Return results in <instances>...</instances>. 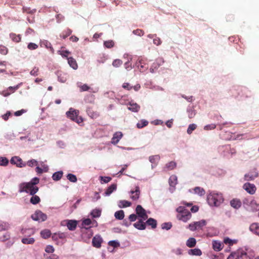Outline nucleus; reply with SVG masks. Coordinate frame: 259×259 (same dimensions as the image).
Segmentation results:
<instances>
[{
	"label": "nucleus",
	"instance_id": "nucleus-39",
	"mask_svg": "<svg viewBox=\"0 0 259 259\" xmlns=\"http://www.w3.org/2000/svg\"><path fill=\"white\" fill-rule=\"evenodd\" d=\"M194 191L195 193L199 195L200 196L203 195L205 194V191H204V189L203 188L199 187H195L194 189Z\"/></svg>",
	"mask_w": 259,
	"mask_h": 259
},
{
	"label": "nucleus",
	"instance_id": "nucleus-60",
	"mask_svg": "<svg viewBox=\"0 0 259 259\" xmlns=\"http://www.w3.org/2000/svg\"><path fill=\"white\" fill-rule=\"evenodd\" d=\"M122 88L128 91H130L133 89V86H131L129 83L124 82L122 84Z\"/></svg>",
	"mask_w": 259,
	"mask_h": 259
},
{
	"label": "nucleus",
	"instance_id": "nucleus-37",
	"mask_svg": "<svg viewBox=\"0 0 259 259\" xmlns=\"http://www.w3.org/2000/svg\"><path fill=\"white\" fill-rule=\"evenodd\" d=\"M35 241L33 238H25L22 239V242L26 244H32Z\"/></svg>",
	"mask_w": 259,
	"mask_h": 259
},
{
	"label": "nucleus",
	"instance_id": "nucleus-24",
	"mask_svg": "<svg viewBox=\"0 0 259 259\" xmlns=\"http://www.w3.org/2000/svg\"><path fill=\"white\" fill-rule=\"evenodd\" d=\"M117 185L116 184H113L110 186L106 190L105 192V195H110L114 191L116 190Z\"/></svg>",
	"mask_w": 259,
	"mask_h": 259
},
{
	"label": "nucleus",
	"instance_id": "nucleus-51",
	"mask_svg": "<svg viewBox=\"0 0 259 259\" xmlns=\"http://www.w3.org/2000/svg\"><path fill=\"white\" fill-rule=\"evenodd\" d=\"M11 37L12 40L16 42H19L21 41V37L20 35H16L15 34L11 35Z\"/></svg>",
	"mask_w": 259,
	"mask_h": 259
},
{
	"label": "nucleus",
	"instance_id": "nucleus-25",
	"mask_svg": "<svg viewBox=\"0 0 259 259\" xmlns=\"http://www.w3.org/2000/svg\"><path fill=\"white\" fill-rule=\"evenodd\" d=\"M178 182L177 177L175 175H172L170 177L168 182L170 186L175 187Z\"/></svg>",
	"mask_w": 259,
	"mask_h": 259
},
{
	"label": "nucleus",
	"instance_id": "nucleus-62",
	"mask_svg": "<svg viewBox=\"0 0 259 259\" xmlns=\"http://www.w3.org/2000/svg\"><path fill=\"white\" fill-rule=\"evenodd\" d=\"M92 221L90 219H87L83 221L82 225L83 226H89L91 224Z\"/></svg>",
	"mask_w": 259,
	"mask_h": 259
},
{
	"label": "nucleus",
	"instance_id": "nucleus-6",
	"mask_svg": "<svg viewBox=\"0 0 259 259\" xmlns=\"http://www.w3.org/2000/svg\"><path fill=\"white\" fill-rule=\"evenodd\" d=\"M136 211L137 214L139 218H141V219L146 220L148 219V215L146 213V210L142 207L141 205H138L137 206Z\"/></svg>",
	"mask_w": 259,
	"mask_h": 259
},
{
	"label": "nucleus",
	"instance_id": "nucleus-42",
	"mask_svg": "<svg viewBox=\"0 0 259 259\" xmlns=\"http://www.w3.org/2000/svg\"><path fill=\"white\" fill-rule=\"evenodd\" d=\"M9 228V225L8 223L0 221V231L8 230Z\"/></svg>",
	"mask_w": 259,
	"mask_h": 259
},
{
	"label": "nucleus",
	"instance_id": "nucleus-63",
	"mask_svg": "<svg viewBox=\"0 0 259 259\" xmlns=\"http://www.w3.org/2000/svg\"><path fill=\"white\" fill-rule=\"evenodd\" d=\"M224 242L226 244H229V245H232L233 244V241L232 240L230 239L229 238H225L224 240Z\"/></svg>",
	"mask_w": 259,
	"mask_h": 259
},
{
	"label": "nucleus",
	"instance_id": "nucleus-46",
	"mask_svg": "<svg viewBox=\"0 0 259 259\" xmlns=\"http://www.w3.org/2000/svg\"><path fill=\"white\" fill-rule=\"evenodd\" d=\"M197 127V125L195 124H191L189 125L187 129V133L191 134L193 131H194Z\"/></svg>",
	"mask_w": 259,
	"mask_h": 259
},
{
	"label": "nucleus",
	"instance_id": "nucleus-52",
	"mask_svg": "<svg viewBox=\"0 0 259 259\" xmlns=\"http://www.w3.org/2000/svg\"><path fill=\"white\" fill-rule=\"evenodd\" d=\"M101 212L99 209H94L91 212V214L94 218H97L100 216Z\"/></svg>",
	"mask_w": 259,
	"mask_h": 259
},
{
	"label": "nucleus",
	"instance_id": "nucleus-31",
	"mask_svg": "<svg viewBox=\"0 0 259 259\" xmlns=\"http://www.w3.org/2000/svg\"><path fill=\"white\" fill-rule=\"evenodd\" d=\"M140 106L137 103L130 104L128 107V109L133 112H138L140 109Z\"/></svg>",
	"mask_w": 259,
	"mask_h": 259
},
{
	"label": "nucleus",
	"instance_id": "nucleus-16",
	"mask_svg": "<svg viewBox=\"0 0 259 259\" xmlns=\"http://www.w3.org/2000/svg\"><path fill=\"white\" fill-rule=\"evenodd\" d=\"M177 166V163L174 161L167 163L163 167V170L167 171L174 169Z\"/></svg>",
	"mask_w": 259,
	"mask_h": 259
},
{
	"label": "nucleus",
	"instance_id": "nucleus-21",
	"mask_svg": "<svg viewBox=\"0 0 259 259\" xmlns=\"http://www.w3.org/2000/svg\"><path fill=\"white\" fill-rule=\"evenodd\" d=\"M230 204L232 207L235 208H239L241 205V202L237 199H233L230 201Z\"/></svg>",
	"mask_w": 259,
	"mask_h": 259
},
{
	"label": "nucleus",
	"instance_id": "nucleus-9",
	"mask_svg": "<svg viewBox=\"0 0 259 259\" xmlns=\"http://www.w3.org/2000/svg\"><path fill=\"white\" fill-rule=\"evenodd\" d=\"M10 162L12 164H16L19 167H23L26 166V163H23L22 160L17 156L12 157Z\"/></svg>",
	"mask_w": 259,
	"mask_h": 259
},
{
	"label": "nucleus",
	"instance_id": "nucleus-12",
	"mask_svg": "<svg viewBox=\"0 0 259 259\" xmlns=\"http://www.w3.org/2000/svg\"><path fill=\"white\" fill-rule=\"evenodd\" d=\"M102 239L100 236H95L92 240V244L94 247L99 248L101 246Z\"/></svg>",
	"mask_w": 259,
	"mask_h": 259
},
{
	"label": "nucleus",
	"instance_id": "nucleus-53",
	"mask_svg": "<svg viewBox=\"0 0 259 259\" xmlns=\"http://www.w3.org/2000/svg\"><path fill=\"white\" fill-rule=\"evenodd\" d=\"M122 64V61L119 59H116L113 61L112 65L115 67H118Z\"/></svg>",
	"mask_w": 259,
	"mask_h": 259
},
{
	"label": "nucleus",
	"instance_id": "nucleus-14",
	"mask_svg": "<svg viewBox=\"0 0 259 259\" xmlns=\"http://www.w3.org/2000/svg\"><path fill=\"white\" fill-rule=\"evenodd\" d=\"M123 135L121 132H116L114 135L113 136L111 139V143L113 144H116L118 143V142L120 141V140L122 137Z\"/></svg>",
	"mask_w": 259,
	"mask_h": 259
},
{
	"label": "nucleus",
	"instance_id": "nucleus-56",
	"mask_svg": "<svg viewBox=\"0 0 259 259\" xmlns=\"http://www.w3.org/2000/svg\"><path fill=\"white\" fill-rule=\"evenodd\" d=\"M215 127H216V125L215 124H210L205 125L204 127V130H206V131H209V130H213V129L215 128Z\"/></svg>",
	"mask_w": 259,
	"mask_h": 259
},
{
	"label": "nucleus",
	"instance_id": "nucleus-40",
	"mask_svg": "<svg viewBox=\"0 0 259 259\" xmlns=\"http://www.w3.org/2000/svg\"><path fill=\"white\" fill-rule=\"evenodd\" d=\"M149 161L152 163H157L160 159V157L158 155H153L149 157Z\"/></svg>",
	"mask_w": 259,
	"mask_h": 259
},
{
	"label": "nucleus",
	"instance_id": "nucleus-50",
	"mask_svg": "<svg viewBox=\"0 0 259 259\" xmlns=\"http://www.w3.org/2000/svg\"><path fill=\"white\" fill-rule=\"evenodd\" d=\"M39 73V68L37 67H34L30 72V74L34 76H37Z\"/></svg>",
	"mask_w": 259,
	"mask_h": 259
},
{
	"label": "nucleus",
	"instance_id": "nucleus-4",
	"mask_svg": "<svg viewBox=\"0 0 259 259\" xmlns=\"http://www.w3.org/2000/svg\"><path fill=\"white\" fill-rule=\"evenodd\" d=\"M206 225L205 220H202L198 222H194L190 223L187 227L191 231L202 230L203 228Z\"/></svg>",
	"mask_w": 259,
	"mask_h": 259
},
{
	"label": "nucleus",
	"instance_id": "nucleus-54",
	"mask_svg": "<svg viewBox=\"0 0 259 259\" xmlns=\"http://www.w3.org/2000/svg\"><path fill=\"white\" fill-rule=\"evenodd\" d=\"M8 52V49L4 46L0 45V53L2 55H6Z\"/></svg>",
	"mask_w": 259,
	"mask_h": 259
},
{
	"label": "nucleus",
	"instance_id": "nucleus-8",
	"mask_svg": "<svg viewBox=\"0 0 259 259\" xmlns=\"http://www.w3.org/2000/svg\"><path fill=\"white\" fill-rule=\"evenodd\" d=\"M192 217L191 212L188 210L186 212H183V214H178L177 218L179 220L182 221L184 222H187Z\"/></svg>",
	"mask_w": 259,
	"mask_h": 259
},
{
	"label": "nucleus",
	"instance_id": "nucleus-11",
	"mask_svg": "<svg viewBox=\"0 0 259 259\" xmlns=\"http://www.w3.org/2000/svg\"><path fill=\"white\" fill-rule=\"evenodd\" d=\"M243 188L250 194H253L256 191V187L254 185L248 183L244 184Z\"/></svg>",
	"mask_w": 259,
	"mask_h": 259
},
{
	"label": "nucleus",
	"instance_id": "nucleus-45",
	"mask_svg": "<svg viewBox=\"0 0 259 259\" xmlns=\"http://www.w3.org/2000/svg\"><path fill=\"white\" fill-rule=\"evenodd\" d=\"M9 163V160L6 157H0V165L6 166Z\"/></svg>",
	"mask_w": 259,
	"mask_h": 259
},
{
	"label": "nucleus",
	"instance_id": "nucleus-10",
	"mask_svg": "<svg viewBox=\"0 0 259 259\" xmlns=\"http://www.w3.org/2000/svg\"><path fill=\"white\" fill-rule=\"evenodd\" d=\"M257 177L258 172L256 168H254L245 175V180L247 181L253 180Z\"/></svg>",
	"mask_w": 259,
	"mask_h": 259
},
{
	"label": "nucleus",
	"instance_id": "nucleus-48",
	"mask_svg": "<svg viewBox=\"0 0 259 259\" xmlns=\"http://www.w3.org/2000/svg\"><path fill=\"white\" fill-rule=\"evenodd\" d=\"M104 46L107 48H111L114 45V42L113 40H107L104 42Z\"/></svg>",
	"mask_w": 259,
	"mask_h": 259
},
{
	"label": "nucleus",
	"instance_id": "nucleus-13",
	"mask_svg": "<svg viewBox=\"0 0 259 259\" xmlns=\"http://www.w3.org/2000/svg\"><path fill=\"white\" fill-rule=\"evenodd\" d=\"M131 198L133 200H137L139 198L140 191L138 186L136 187L135 190L131 191Z\"/></svg>",
	"mask_w": 259,
	"mask_h": 259
},
{
	"label": "nucleus",
	"instance_id": "nucleus-29",
	"mask_svg": "<svg viewBox=\"0 0 259 259\" xmlns=\"http://www.w3.org/2000/svg\"><path fill=\"white\" fill-rule=\"evenodd\" d=\"M87 112L88 115L92 118H96L98 116V113L97 112L93 111L92 108L91 107H88L87 108Z\"/></svg>",
	"mask_w": 259,
	"mask_h": 259
},
{
	"label": "nucleus",
	"instance_id": "nucleus-3",
	"mask_svg": "<svg viewBox=\"0 0 259 259\" xmlns=\"http://www.w3.org/2000/svg\"><path fill=\"white\" fill-rule=\"evenodd\" d=\"M66 114L68 118L77 123H80L83 121L82 118L78 116L79 111L78 110L70 108Z\"/></svg>",
	"mask_w": 259,
	"mask_h": 259
},
{
	"label": "nucleus",
	"instance_id": "nucleus-61",
	"mask_svg": "<svg viewBox=\"0 0 259 259\" xmlns=\"http://www.w3.org/2000/svg\"><path fill=\"white\" fill-rule=\"evenodd\" d=\"M45 251L47 253H53L54 251V248L53 246L48 245L46 247Z\"/></svg>",
	"mask_w": 259,
	"mask_h": 259
},
{
	"label": "nucleus",
	"instance_id": "nucleus-55",
	"mask_svg": "<svg viewBox=\"0 0 259 259\" xmlns=\"http://www.w3.org/2000/svg\"><path fill=\"white\" fill-rule=\"evenodd\" d=\"M37 48H38V45H37L36 44L33 43V42L29 43L27 46V48L30 50H35Z\"/></svg>",
	"mask_w": 259,
	"mask_h": 259
},
{
	"label": "nucleus",
	"instance_id": "nucleus-57",
	"mask_svg": "<svg viewBox=\"0 0 259 259\" xmlns=\"http://www.w3.org/2000/svg\"><path fill=\"white\" fill-rule=\"evenodd\" d=\"M84 230L85 231H87V233H86V234H85L84 233H83L82 234V237L83 238L84 236L87 234L88 235V236H87L88 239L90 238L93 235L92 232L90 230H88L87 228H84Z\"/></svg>",
	"mask_w": 259,
	"mask_h": 259
},
{
	"label": "nucleus",
	"instance_id": "nucleus-22",
	"mask_svg": "<svg viewBox=\"0 0 259 259\" xmlns=\"http://www.w3.org/2000/svg\"><path fill=\"white\" fill-rule=\"evenodd\" d=\"M67 60L68 63L71 67L74 69H76L77 68V64L76 60L74 58L72 57H68L67 58Z\"/></svg>",
	"mask_w": 259,
	"mask_h": 259
},
{
	"label": "nucleus",
	"instance_id": "nucleus-26",
	"mask_svg": "<svg viewBox=\"0 0 259 259\" xmlns=\"http://www.w3.org/2000/svg\"><path fill=\"white\" fill-rule=\"evenodd\" d=\"M196 239L192 237L189 238L186 242L187 246L190 248L194 247L196 245Z\"/></svg>",
	"mask_w": 259,
	"mask_h": 259
},
{
	"label": "nucleus",
	"instance_id": "nucleus-33",
	"mask_svg": "<svg viewBox=\"0 0 259 259\" xmlns=\"http://www.w3.org/2000/svg\"><path fill=\"white\" fill-rule=\"evenodd\" d=\"M51 234V231L47 229L44 230L40 232L41 236L44 239H47L50 237Z\"/></svg>",
	"mask_w": 259,
	"mask_h": 259
},
{
	"label": "nucleus",
	"instance_id": "nucleus-34",
	"mask_svg": "<svg viewBox=\"0 0 259 259\" xmlns=\"http://www.w3.org/2000/svg\"><path fill=\"white\" fill-rule=\"evenodd\" d=\"M40 201V199L39 196L37 195H32L30 198V202L32 204H37Z\"/></svg>",
	"mask_w": 259,
	"mask_h": 259
},
{
	"label": "nucleus",
	"instance_id": "nucleus-17",
	"mask_svg": "<svg viewBox=\"0 0 259 259\" xmlns=\"http://www.w3.org/2000/svg\"><path fill=\"white\" fill-rule=\"evenodd\" d=\"M249 230L253 234L259 236V224L254 223L251 224L249 227Z\"/></svg>",
	"mask_w": 259,
	"mask_h": 259
},
{
	"label": "nucleus",
	"instance_id": "nucleus-41",
	"mask_svg": "<svg viewBox=\"0 0 259 259\" xmlns=\"http://www.w3.org/2000/svg\"><path fill=\"white\" fill-rule=\"evenodd\" d=\"M78 87L80 88V92L88 91L91 89L87 84H81L80 83H78Z\"/></svg>",
	"mask_w": 259,
	"mask_h": 259
},
{
	"label": "nucleus",
	"instance_id": "nucleus-2",
	"mask_svg": "<svg viewBox=\"0 0 259 259\" xmlns=\"http://www.w3.org/2000/svg\"><path fill=\"white\" fill-rule=\"evenodd\" d=\"M223 196L221 194L210 193L207 196V201L211 206H219L223 201Z\"/></svg>",
	"mask_w": 259,
	"mask_h": 259
},
{
	"label": "nucleus",
	"instance_id": "nucleus-5",
	"mask_svg": "<svg viewBox=\"0 0 259 259\" xmlns=\"http://www.w3.org/2000/svg\"><path fill=\"white\" fill-rule=\"evenodd\" d=\"M236 257V259H250L246 252L244 251H238L237 252L232 253L227 259H231V257Z\"/></svg>",
	"mask_w": 259,
	"mask_h": 259
},
{
	"label": "nucleus",
	"instance_id": "nucleus-58",
	"mask_svg": "<svg viewBox=\"0 0 259 259\" xmlns=\"http://www.w3.org/2000/svg\"><path fill=\"white\" fill-rule=\"evenodd\" d=\"M188 210L183 206H179L177 208V211L178 212V214H183V212H186Z\"/></svg>",
	"mask_w": 259,
	"mask_h": 259
},
{
	"label": "nucleus",
	"instance_id": "nucleus-19",
	"mask_svg": "<svg viewBox=\"0 0 259 259\" xmlns=\"http://www.w3.org/2000/svg\"><path fill=\"white\" fill-rule=\"evenodd\" d=\"M137 65L141 72H144L148 68V66L143 62L142 60H140L137 63Z\"/></svg>",
	"mask_w": 259,
	"mask_h": 259
},
{
	"label": "nucleus",
	"instance_id": "nucleus-15",
	"mask_svg": "<svg viewBox=\"0 0 259 259\" xmlns=\"http://www.w3.org/2000/svg\"><path fill=\"white\" fill-rule=\"evenodd\" d=\"M143 219H140L137 222L134 224V226L138 230H145L146 229V223L144 222Z\"/></svg>",
	"mask_w": 259,
	"mask_h": 259
},
{
	"label": "nucleus",
	"instance_id": "nucleus-30",
	"mask_svg": "<svg viewBox=\"0 0 259 259\" xmlns=\"http://www.w3.org/2000/svg\"><path fill=\"white\" fill-rule=\"evenodd\" d=\"M72 33V30L69 29L67 28V29L65 30L62 32L61 34H60V37H62L63 39H65L66 37L69 36Z\"/></svg>",
	"mask_w": 259,
	"mask_h": 259
},
{
	"label": "nucleus",
	"instance_id": "nucleus-47",
	"mask_svg": "<svg viewBox=\"0 0 259 259\" xmlns=\"http://www.w3.org/2000/svg\"><path fill=\"white\" fill-rule=\"evenodd\" d=\"M172 227L171 223H164L161 225V228L166 230H169Z\"/></svg>",
	"mask_w": 259,
	"mask_h": 259
},
{
	"label": "nucleus",
	"instance_id": "nucleus-20",
	"mask_svg": "<svg viewBox=\"0 0 259 259\" xmlns=\"http://www.w3.org/2000/svg\"><path fill=\"white\" fill-rule=\"evenodd\" d=\"M77 226V222L74 220H69L67 223V227L70 230H74Z\"/></svg>",
	"mask_w": 259,
	"mask_h": 259
},
{
	"label": "nucleus",
	"instance_id": "nucleus-43",
	"mask_svg": "<svg viewBox=\"0 0 259 259\" xmlns=\"http://www.w3.org/2000/svg\"><path fill=\"white\" fill-rule=\"evenodd\" d=\"M67 178L68 180H69L70 182L75 183L77 181V178L76 176L74 175L69 174L67 176Z\"/></svg>",
	"mask_w": 259,
	"mask_h": 259
},
{
	"label": "nucleus",
	"instance_id": "nucleus-28",
	"mask_svg": "<svg viewBox=\"0 0 259 259\" xmlns=\"http://www.w3.org/2000/svg\"><path fill=\"white\" fill-rule=\"evenodd\" d=\"M63 176V172L62 171L55 172L52 176V179L54 181L60 180Z\"/></svg>",
	"mask_w": 259,
	"mask_h": 259
},
{
	"label": "nucleus",
	"instance_id": "nucleus-1",
	"mask_svg": "<svg viewBox=\"0 0 259 259\" xmlns=\"http://www.w3.org/2000/svg\"><path fill=\"white\" fill-rule=\"evenodd\" d=\"M38 187L36 186H34L30 182L23 183L19 186V192H25L28 193L31 195H34L38 191Z\"/></svg>",
	"mask_w": 259,
	"mask_h": 259
},
{
	"label": "nucleus",
	"instance_id": "nucleus-18",
	"mask_svg": "<svg viewBox=\"0 0 259 259\" xmlns=\"http://www.w3.org/2000/svg\"><path fill=\"white\" fill-rule=\"evenodd\" d=\"M223 244L218 241H213L212 242V248L217 251H219L223 249Z\"/></svg>",
	"mask_w": 259,
	"mask_h": 259
},
{
	"label": "nucleus",
	"instance_id": "nucleus-44",
	"mask_svg": "<svg viewBox=\"0 0 259 259\" xmlns=\"http://www.w3.org/2000/svg\"><path fill=\"white\" fill-rule=\"evenodd\" d=\"M38 164V162L35 159H31L27 162L26 165H27L29 167H33L36 166Z\"/></svg>",
	"mask_w": 259,
	"mask_h": 259
},
{
	"label": "nucleus",
	"instance_id": "nucleus-7",
	"mask_svg": "<svg viewBox=\"0 0 259 259\" xmlns=\"http://www.w3.org/2000/svg\"><path fill=\"white\" fill-rule=\"evenodd\" d=\"M31 217L33 220L38 221H45L47 219V215L40 210L36 211L35 213L33 214Z\"/></svg>",
	"mask_w": 259,
	"mask_h": 259
},
{
	"label": "nucleus",
	"instance_id": "nucleus-64",
	"mask_svg": "<svg viewBox=\"0 0 259 259\" xmlns=\"http://www.w3.org/2000/svg\"><path fill=\"white\" fill-rule=\"evenodd\" d=\"M153 43L156 46H159L161 44V40L159 37H156L153 38Z\"/></svg>",
	"mask_w": 259,
	"mask_h": 259
},
{
	"label": "nucleus",
	"instance_id": "nucleus-49",
	"mask_svg": "<svg viewBox=\"0 0 259 259\" xmlns=\"http://www.w3.org/2000/svg\"><path fill=\"white\" fill-rule=\"evenodd\" d=\"M101 183H107L111 180V178L109 177H100Z\"/></svg>",
	"mask_w": 259,
	"mask_h": 259
},
{
	"label": "nucleus",
	"instance_id": "nucleus-59",
	"mask_svg": "<svg viewBox=\"0 0 259 259\" xmlns=\"http://www.w3.org/2000/svg\"><path fill=\"white\" fill-rule=\"evenodd\" d=\"M133 33L137 35L142 36L144 35V32L143 30H142L141 29H137L133 31Z\"/></svg>",
	"mask_w": 259,
	"mask_h": 259
},
{
	"label": "nucleus",
	"instance_id": "nucleus-32",
	"mask_svg": "<svg viewBox=\"0 0 259 259\" xmlns=\"http://www.w3.org/2000/svg\"><path fill=\"white\" fill-rule=\"evenodd\" d=\"M114 216L116 219L121 220L124 217V211L122 210L117 211L115 212Z\"/></svg>",
	"mask_w": 259,
	"mask_h": 259
},
{
	"label": "nucleus",
	"instance_id": "nucleus-23",
	"mask_svg": "<svg viewBox=\"0 0 259 259\" xmlns=\"http://www.w3.org/2000/svg\"><path fill=\"white\" fill-rule=\"evenodd\" d=\"M146 225L151 226L152 229H155L157 227V221L153 218H149L146 222Z\"/></svg>",
	"mask_w": 259,
	"mask_h": 259
},
{
	"label": "nucleus",
	"instance_id": "nucleus-27",
	"mask_svg": "<svg viewBox=\"0 0 259 259\" xmlns=\"http://www.w3.org/2000/svg\"><path fill=\"white\" fill-rule=\"evenodd\" d=\"M188 253L190 255L200 256L202 254V252L200 249L198 248H194L190 249Z\"/></svg>",
	"mask_w": 259,
	"mask_h": 259
},
{
	"label": "nucleus",
	"instance_id": "nucleus-38",
	"mask_svg": "<svg viewBox=\"0 0 259 259\" xmlns=\"http://www.w3.org/2000/svg\"><path fill=\"white\" fill-rule=\"evenodd\" d=\"M19 87H20L19 84H18L15 87H10L8 88V90L10 91L11 92L10 93H6L5 94H4V96L6 97V96L10 95L11 94V93H14L15 91L18 90L19 89Z\"/></svg>",
	"mask_w": 259,
	"mask_h": 259
},
{
	"label": "nucleus",
	"instance_id": "nucleus-35",
	"mask_svg": "<svg viewBox=\"0 0 259 259\" xmlns=\"http://www.w3.org/2000/svg\"><path fill=\"white\" fill-rule=\"evenodd\" d=\"M148 124V121L145 119H142L140 120L137 124V127L138 128H142L146 126H147Z\"/></svg>",
	"mask_w": 259,
	"mask_h": 259
},
{
	"label": "nucleus",
	"instance_id": "nucleus-36",
	"mask_svg": "<svg viewBox=\"0 0 259 259\" xmlns=\"http://www.w3.org/2000/svg\"><path fill=\"white\" fill-rule=\"evenodd\" d=\"M131 203L127 200H120L119 202V206L120 207H127L131 205Z\"/></svg>",
	"mask_w": 259,
	"mask_h": 259
}]
</instances>
